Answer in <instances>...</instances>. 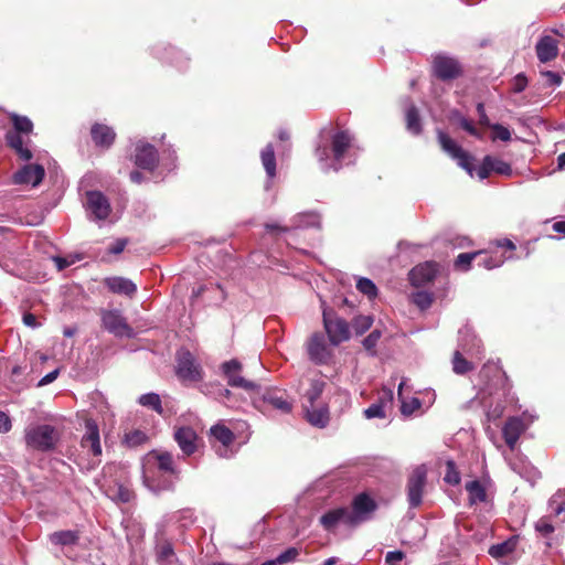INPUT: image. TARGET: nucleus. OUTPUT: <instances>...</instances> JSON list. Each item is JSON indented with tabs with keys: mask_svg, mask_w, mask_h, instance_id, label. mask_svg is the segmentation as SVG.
Segmentation results:
<instances>
[{
	"mask_svg": "<svg viewBox=\"0 0 565 565\" xmlns=\"http://www.w3.org/2000/svg\"><path fill=\"white\" fill-rule=\"evenodd\" d=\"M61 434L56 427L49 424H39L25 429L24 443L28 449L40 452H51L56 449Z\"/></svg>",
	"mask_w": 565,
	"mask_h": 565,
	"instance_id": "nucleus-1",
	"label": "nucleus"
},
{
	"mask_svg": "<svg viewBox=\"0 0 565 565\" xmlns=\"http://www.w3.org/2000/svg\"><path fill=\"white\" fill-rule=\"evenodd\" d=\"M322 318L324 330L332 345L337 347L350 339V326L345 319L329 309H323Z\"/></svg>",
	"mask_w": 565,
	"mask_h": 565,
	"instance_id": "nucleus-2",
	"label": "nucleus"
},
{
	"mask_svg": "<svg viewBox=\"0 0 565 565\" xmlns=\"http://www.w3.org/2000/svg\"><path fill=\"white\" fill-rule=\"evenodd\" d=\"M438 142L441 149L448 153L452 159L457 160L459 167L466 170L471 177L473 175V157L463 150L449 135L438 130Z\"/></svg>",
	"mask_w": 565,
	"mask_h": 565,
	"instance_id": "nucleus-3",
	"label": "nucleus"
},
{
	"mask_svg": "<svg viewBox=\"0 0 565 565\" xmlns=\"http://www.w3.org/2000/svg\"><path fill=\"white\" fill-rule=\"evenodd\" d=\"M431 70L434 76L443 82L454 81L463 74L462 65L457 58L443 54L434 56Z\"/></svg>",
	"mask_w": 565,
	"mask_h": 565,
	"instance_id": "nucleus-4",
	"label": "nucleus"
},
{
	"mask_svg": "<svg viewBox=\"0 0 565 565\" xmlns=\"http://www.w3.org/2000/svg\"><path fill=\"white\" fill-rule=\"evenodd\" d=\"M103 328L117 338H132L135 332L119 310H100Z\"/></svg>",
	"mask_w": 565,
	"mask_h": 565,
	"instance_id": "nucleus-5",
	"label": "nucleus"
},
{
	"mask_svg": "<svg viewBox=\"0 0 565 565\" xmlns=\"http://www.w3.org/2000/svg\"><path fill=\"white\" fill-rule=\"evenodd\" d=\"M221 370L227 381V384L232 387H239L247 392H254L259 388L257 383L248 381L239 375L243 370V365L236 359L222 363Z\"/></svg>",
	"mask_w": 565,
	"mask_h": 565,
	"instance_id": "nucleus-6",
	"label": "nucleus"
},
{
	"mask_svg": "<svg viewBox=\"0 0 565 565\" xmlns=\"http://www.w3.org/2000/svg\"><path fill=\"white\" fill-rule=\"evenodd\" d=\"M426 479L427 469L424 465L417 466L408 477L407 499L411 507L417 508L422 504Z\"/></svg>",
	"mask_w": 565,
	"mask_h": 565,
	"instance_id": "nucleus-7",
	"label": "nucleus"
},
{
	"mask_svg": "<svg viewBox=\"0 0 565 565\" xmlns=\"http://www.w3.org/2000/svg\"><path fill=\"white\" fill-rule=\"evenodd\" d=\"M377 508L376 502L366 493L358 494L352 502V511H349V525L355 526L369 519Z\"/></svg>",
	"mask_w": 565,
	"mask_h": 565,
	"instance_id": "nucleus-8",
	"label": "nucleus"
},
{
	"mask_svg": "<svg viewBox=\"0 0 565 565\" xmlns=\"http://www.w3.org/2000/svg\"><path fill=\"white\" fill-rule=\"evenodd\" d=\"M307 353L315 364H328L332 359V350L321 332H315L307 342Z\"/></svg>",
	"mask_w": 565,
	"mask_h": 565,
	"instance_id": "nucleus-9",
	"label": "nucleus"
},
{
	"mask_svg": "<svg viewBox=\"0 0 565 565\" xmlns=\"http://www.w3.org/2000/svg\"><path fill=\"white\" fill-rule=\"evenodd\" d=\"M177 375L182 381L199 382L202 380V371L189 351L178 355Z\"/></svg>",
	"mask_w": 565,
	"mask_h": 565,
	"instance_id": "nucleus-10",
	"label": "nucleus"
},
{
	"mask_svg": "<svg viewBox=\"0 0 565 565\" xmlns=\"http://www.w3.org/2000/svg\"><path fill=\"white\" fill-rule=\"evenodd\" d=\"M173 437L185 457L192 456L199 448L200 438L190 426L175 427Z\"/></svg>",
	"mask_w": 565,
	"mask_h": 565,
	"instance_id": "nucleus-11",
	"label": "nucleus"
},
{
	"mask_svg": "<svg viewBox=\"0 0 565 565\" xmlns=\"http://www.w3.org/2000/svg\"><path fill=\"white\" fill-rule=\"evenodd\" d=\"M527 426L522 417L511 416L509 417L504 426L502 427V436L507 446L513 450L521 437L526 430Z\"/></svg>",
	"mask_w": 565,
	"mask_h": 565,
	"instance_id": "nucleus-12",
	"label": "nucleus"
},
{
	"mask_svg": "<svg viewBox=\"0 0 565 565\" xmlns=\"http://www.w3.org/2000/svg\"><path fill=\"white\" fill-rule=\"evenodd\" d=\"M45 177V170L41 164H25L12 177L14 184L39 185Z\"/></svg>",
	"mask_w": 565,
	"mask_h": 565,
	"instance_id": "nucleus-13",
	"label": "nucleus"
},
{
	"mask_svg": "<svg viewBox=\"0 0 565 565\" xmlns=\"http://www.w3.org/2000/svg\"><path fill=\"white\" fill-rule=\"evenodd\" d=\"M135 163L140 169L153 171L159 163V153L156 147L150 143L137 145Z\"/></svg>",
	"mask_w": 565,
	"mask_h": 565,
	"instance_id": "nucleus-14",
	"label": "nucleus"
},
{
	"mask_svg": "<svg viewBox=\"0 0 565 565\" xmlns=\"http://www.w3.org/2000/svg\"><path fill=\"white\" fill-rule=\"evenodd\" d=\"M86 206L97 220H106L111 212L108 199L100 191L86 192Z\"/></svg>",
	"mask_w": 565,
	"mask_h": 565,
	"instance_id": "nucleus-15",
	"label": "nucleus"
},
{
	"mask_svg": "<svg viewBox=\"0 0 565 565\" xmlns=\"http://www.w3.org/2000/svg\"><path fill=\"white\" fill-rule=\"evenodd\" d=\"M85 434L82 437L81 446L97 457L102 455L100 437L98 425L93 418L85 419Z\"/></svg>",
	"mask_w": 565,
	"mask_h": 565,
	"instance_id": "nucleus-16",
	"label": "nucleus"
},
{
	"mask_svg": "<svg viewBox=\"0 0 565 565\" xmlns=\"http://www.w3.org/2000/svg\"><path fill=\"white\" fill-rule=\"evenodd\" d=\"M491 172H495L501 175H511L512 168L508 162L501 159L492 156H486L477 171V175L480 180H484L491 174Z\"/></svg>",
	"mask_w": 565,
	"mask_h": 565,
	"instance_id": "nucleus-17",
	"label": "nucleus"
},
{
	"mask_svg": "<svg viewBox=\"0 0 565 565\" xmlns=\"http://www.w3.org/2000/svg\"><path fill=\"white\" fill-rule=\"evenodd\" d=\"M437 271L438 265L436 263L419 264L409 271V281L415 287L424 286L434 280Z\"/></svg>",
	"mask_w": 565,
	"mask_h": 565,
	"instance_id": "nucleus-18",
	"label": "nucleus"
},
{
	"mask_svg": "<svg viewBox=\"0 0 565 565\" xmlns=\"http://www.w3.org/2000/svg\"><path fill=\"white\" fill-rule=\"evenodd\" d=\"M90 137L96 147L109 149L115 142L116 132L110 126L95 122L90 127Z\"/></svg>",
	"mask_w": 565,
	"mask_h": 565,
	"instance_id": "nucleus-19",
	"label": "nucleus"
},
{
	"mask_svg": "<svg viewBox=\"0 0 565 565\" xmlns=\"http://www.w3.org/2000/svg\"><path fill=\"white\" fill-rule=\"evenodd\" d=\"M103 284L107 289L117 295H125L129 298L137 292V286L130 279L120 276L106 277Z\"/></svg>",
	"mask_w": 565,
	"mask_h": 565,
	"instance_id": "nucleus-20",
	"label": "nucleus"
},
{
	"mask_svg": "<svg viewBox=\"0 0 565 565\" xmlns=\"http://www.w3.org/2000/svg\"><path fill=\"white\" fill-rule=\"evenodd\" d=\"M353 137L348 130H339L331 137V151L335 161L340 162L352 147Z\"/></svg>",
	"mask_w": 565,
	"mask_h": 565,
	"instance_id": "nucleus-21",
	"label": "nucleus"
},
{
	"mask_svg": "<svg viewBox=\"0 0 565 565\" xmlns=\"http://www.w3.org/2000/svg\"><path fill=\"white\" fill-rule=\"evenodd\" d=\"M536 55L540 62L547 63L555 60L558 55V43L550 36H542L535 45Z\"/></svg>",
	"mask_w": 565,
	"mask_h": 565,
	"instance_id": "nucleus-22",
	"label": "nucleus"
},
{
	"mask_svg": "<svg viewBox=\"0 0 565 565\" xmlns=\"http://www.w3.org/2000/svg\"><path fill=\"white\" fill-rule=\"evenodd\" d=\"M149 458L157 462L159 471L172 476L174 479L180 478V470L174 465L173 455L169 451L152 450L149 452Z\"/></svg>",
	"mask_w": 565,
	"mask_h": 565,
	"instance_id": "nucleus-23",
	"label": "nucleus"
},
{
	"mask_svg": "<svg viewBox=\"0 0 565 565\" xmlns=\"http://www.w3.org/2000/svg\"><path fill=\"white\" fill-rule=\"evenodd\" d=\"M263 401L273 408L282 413H289L292 408L291 403L287 398L286 392L281 390H269L263 395Z\"/></svg>",
	"mask_w": 565,
	"mask_h": 565,
	"instance_id": "nucleus-24",
	"label": "nucleus"
},
{
	"mask_svg": "<svg viewBox=\"0 0 565 565\" xmlns=\"http://www.w3.org/2000/svg\"><path fill=\"white\" fill-rule=\"evenodd\" d=\"M393 402V392L391 390H384L382 396L379 398L376 403L370 405L366 409H364V416L367 419L371 418H385V406L387 404H392Z\"/></svg>",
	"mask_w": 565,
	"mask_h": 565,
	"instance_id": "nucleus-25",
	"label": "nucleus"
},
{
	"mask_svg": "<svg viewBox=\"0 0 565 565\" xmlns=\"http://www.w3.org/2000/svg\"><path fill=\"white\" fill-rule=\"evenodd\" d=\"M156 561L159 565H173L179 559L174 553L173 545L168 540H162L156 545Z\"/></svg>",
	"mask_w": 565,
	"mask_h": 565,
	"instance_id": "nucleus-26",
	"label": "nucleus"
},
{
	"mask_svg": "<svg viewBox=\"0 0 565 565\" xmlns=\"http://www.w3.org/2000/svg\"><path fill=\"white\" fill-rule=\"evenodd\" d=\"M349 510L347 508H338L326 512L320 518V524L324 530L331 531L335 527L339 522H343L349 525Z\"/></svg>",
	"mask_w": 565,
	"mask_h": 565,
	"instance_id": "nucleus-27",
	"label": "nucleus"
},
{
	"mask_svg": "<svg viewBox=\"0 0 565 565\" xmlns=\"http://www.w3.org/2000/svg\"><path fill=\"white\" fill-rule=\"evenodd\" d=\"M303 409L306 413L307 420L317 427H326L329 422V412L328 408L322 406H308L303 405Z\"/></svg>",
	"mask_w": 565,
	"mask_h": 565,
	"instance_id": "nucleus-28",
	"label": "nucleus"
},
{
	"mask_svg": "<svg viewBox=\"0 0 565 565\" xmlns=\"http://www.w3.org/2000/svg\"><path fill=\"white\" fill-rule=\"evenodd\" d=\"M465 488L466 491L468 492L470 505L487 502V489L479 480H472L470 482H467Z\"/></svg>",
	"mask_w": 565,
	"mask_h": 565,
	"instance_id": "nucleus-29",
	"label": "nucleus"
},
{
	"mask_svg": "<svg viewBox=\"0 0 565 565\" xmlns=\"http://www.w3.org/2000/svg\"><path fill=\"white\" fill-rule=\"evenodd\" d=\"M50 541L54 545H76L79 541V532L73 530L56 531L50 534Z\"/></svg>",
	"mask_w": 565,
	"mask_h": 565,
	"instance_id": "nucleus-30",
	"label": "nucleus"
},
{
	"mask_svg": "<svg viewBox=\"0 0 565 565\" xmlns=\"http://www.w3.org/2000/svg\"><path fill=\"white\" fill-rule=\"evenodd\" d=\"M518 545V536H512L507 541L492 545L489 548V554L494 558H502L512 554Z\"/></svg>",
	"mask_w": 565,
	"mask_h": 565,
	"instance_id": "nucleus-31",
	"label": "nucleus"
},
{
	"mask_svg": "<svg viewBox=\"0 0 565 565\" xmlns=\"http://www.w3.org/2000/svg\"><path fill=\"white\" fill-rule=\"evenodd\" d=\"M262 162L269 178H274L276 174V158L275 150L271 143H268L262 150Z\"/></svg>",
	"mask_w": 565,
	"mask_h": 565,
	"instance_id": "nucleus-32",
	"label": "nucleus"
},
{
	"mask_svg": "<svg viewBox=\"0 0 565 565\" xmlns=\"http://www.w3.org/2000/svg\"><path fill=\"white\" fill-rule=\"evenodd\" d=\"M211 435L215 437L223 446H230L234 439V433L222 424H217L211 427Z\"/></svg>",
	"mask_w": 565,
	"mask_h": 565,
	"instance_id": "nucleus-33",
	"label": "nucleus"
},
{
	"mask_svg": "<svg viewBox=\"0 0 565 565\" xmlns=\"http://www.w3.org/2000/svg\"><path fill=\"white\" fill-rule=\"evenodd\" d=\"M406 128L413 135H419L422 132L420 117L415 106H411L406 111Z\"/></svg>",
	"mask_w": 565,
	"mask_h": 565,
	"instance_id": "nucleus-34",
	"label": "nucleus"
},
{
	"mask_svg": "<svg viewBox=\"0 0 565 565\" xmlns=\"http://www.w3.org/2000/svg\"><path fill=\"white\" fill-rule=\"evenodd\" d=\"M295 223L298 227H320V215L316 212L299 213Z\"/></svg>",
	"mask_w": 565,
	"mask_h": 565,
	"instance_id": "nucleus-35",
	"label": "nucleus"
},
{
	"mask_svg": "<svg viewBox=\"0 0 565 565\" xmlns=\"http://www.w3.org/2000/svg\"><path fill=\"white\" fill-rule=\"evenodd\" d=\"M452 370L456 374L465 375L473 370V364L465 359L459 351H455L452 355Z\"/></svg>",
	"mask_w": 565,
	"mask_h": 565,
	"instance_id": "nucleus-36",
	"label": "nucleus"
},
{
	"mask_svg": "<svg viewBox=\"0 0 565 565\" xmlns=\"http://www.w3.org/2000/svg\"><path fill=\"white\" fill-rule=\"evenodd\" d=\"M324 388V383L320 381H312L310 387L305 394L306 402L303 405L315 406L316 402L320 398Z\"/></svg>",
	"mask_w": 565,
	"mask_h": 565,
	"instance_id": "nucleus-37",
	"label": "nucleus"
},
{
	"mask_svg": "<svg viewBox=\"0 0 565 565\" xmlns=\"http://www.w3.org/2000/svg\"><path fill=\"white\" fill-rule=\"evenodd\" d=\"M11 122L14 127V132L29 135L33 130L32 121L25 117L17 114L10 116Z\"/></svg>",
	"mask_w": 565,
	"mask_h": 565,
	"instance_id": "nucleus-38",
	"label": "nucleus"
},
{
	"mask_svg": "<svg viewBox=\"0 0 565 565\" xmlns=\"http://www.w3.org/2000/svg\"><path fill=\"white\" fill-rule=\"evenodd\" d=\"M482 254H484L482 250L459 254L455 260V268L462 271L469 270L472 260L480 257Z\"/></svg>",
	"mask_w": 565,
	"mask_h": 565,
	"instance_id": "nucleus-39",
	"label": "nucleus"
},
{
	"mask_svg": "<svg viewBox=\"0 0 565 565\" xmlns=\"http://www.w3.org/2000/svg\"><path fill=\"white\" fill-rule=\"evenodd\" d=\"M139 403L145 407H149V408L153 409L154 412H157L160 415L163 413V408L161 405V398L156 393H147V394L141 395L139 398Z\"/></svg>",
	"mask_w": 565,
	"mask_h": 565,
	"instance_id": "nucleus-40",
	"label": "nucleus"
},
{
	"mask_svg": "<svg viewBox=\"0 0 565 565\" xmlns=\"http://www.w3.org/2000/svg\"><path fill=\"white\" fill-rule=\"evenodd\" d=\"M356 289L361 294L367 296L370 299H373L377 296V287L369 278H360L356 282Z\"/></svg>",
	"mask_w": 565,
	"mask_h": 565,
	"instance_id": "nucleus-41",
	"label": "nucleus"
},
{
	"mask_svg": "<svg viewBox=\"0 0 565 565\" xmlns=\"http://www.w3.org/2000/svg\"><path fill=\"white\" fill-rule=\"evenodd\" d=\"M445 482L451 486H457L460 483V472L457 469L455 461L448 460L446 462V472L444 477Z\"/></svg>",
	"mask_w": 565,
	"mask_h": 565,
	"instance_id": "nucleus-42",
	"label": "nucleus"
},
{
	"mask_svg": "<svg viewBox=\"0 0 565 565\" xmlns=\"http://www.w3.org/2000/svg\"><path fill=\"white\" fill-rule=\"evenodd\" d=\"M148 437L147 435L139 429H135L132 431H129L125 434L124 441L129 447H138L147 441Z\"/></svg>",
	"mask_w": 565,
	"mask_h": 565,
	"instance_id": "nucleus-43",
	"label": "nucleus"
},
{
	"mask_svg": "<svg viewBox=\"0 0 565 565\" xmlns=\"http://www.w3.org/2000/svg\"><path fill=\"white\" fill-rule=\"evenodd\" d=\"M113 491V498L124 503L130 502L135 498L134 491L124 484H117Z\"/></svg>",
	"mask_w": 565,
	"mask_h": 565,
	"instance_id": "nucleus-44",
	"label": "nucleus"
},
{
	"mask_svg": "<svg viewBox=\"0 0 565 565\" xmlns=\"http://www.w3.org/2000/svg\"><path fill=\"white\" fill-rule=\"evenodd\" d=\"M413 302L422 310H425L431 306L433 295L427 291H417L413 295Z\"/></svg>",
	"mask_w": 565,
	"mask_h": 565,
	"instance_id": "nucleus-45",
	"label": "nucleus"
},
{
	"mask_svg": "<svg viewBox=\"0 0 565 565\" xmlns=\"http://www.w3.org/2000/svg\"><path fill=\"white\" fill-rule=\"evenodd\" d=\"M373 323V319L370 316H359L353 320V329L356 334H363L367 331Z\"/></svg>",
	"mask_w": 565,
	"mask_h": 565,
	"instance_id": "nucleus-46",
	"label": "nucleus"
},
{
	"mask_svg": "<svg viewBox=\"0 0 565 565\" xmlns=\"http://www.w3.org/2000/svg\"><path fill=\"white\" fill-rule=\"evenodd\" d=\"M382 333L380 330H373L364 340L363 347L366 351H369L372 355L375 354V348L377 345L379 340L381 339Z\"/></svg>",
	"mask_w": 565,
	"mask_h": 565,
	"instance_id": "nucleus-47",
	"label": "nucleus"
},
{
	"mask_svg": "<svg viewBox=\"0 0 565 565\" xmlns=\"http://www.w3.org/2000/svg\"><path fill=\"white\" fill-rule=\"evenodd\" d=\"M299 554H300L299 548H297L295 546L288 547L286 551H284L282 553H280L277 556V562L279 563V565H284V564L294 562L299 556Z\"/></svg>",
	"mask_w": 565,
	"mask_h": 565,
	"instance_id": "nucleus-48",
	"label": "nucleus"
},
{
	"mask_svg": "<svg viewBox=\"0 0 565 565\" xmlns=\"http://www.w3.org/2000/svg\"><path fill=\"white\" fill-rule=\"evenodd\" d=\"M493 131V135H492V140H502V141H509L511 140V132L510 130L500 125V124H492V126L490 127Z\"/></svg>",
	"mask_w": 565,
	"mask_h": 565,
	"instance_id": "nucleus-49",
	"label": "nucleus"
},
{
	"mask_svg": "<svg viewBox=\"0 0 565 565\" xmlns=\"http://www.w3.org/2000/svg\"><path fill=\"white\" fill-rule=\"evenodd\" d=\"M422 403L418 398L413 397L411 401H403L401 405V412L405 416L412 415L415 411L420 408Z\"/></svg>",
	"mask_w": 565,
	"mask_h": 565,
	"instance_id": "nucleus-50",
	"label": "nucleus"
},
{
	"mask_svg": "<svg viewBox=\"0 0 565 565\" xmlns=\"http://www.w3.org/2000/svg\"><path fill=\"white\" fill-rule=\"evenodd\" d=\"M458 122L460 125V127L467 131L469 135L473 136V137H477V138H482L481 134L479 132V130L475 127V125L472 124V121H470L469 119H467L466 117L463 116H460L458 115Z\"/></svg>",
	"mask_w": 565,
	"mask_h": 565,
	"instance_id": "nucleus-51",
	"label": "nucleus"
},
{
	"mask_svg": "<svg viewBox=\"0 0 565 565\" xmlns=\"http://www.w3.org/2000/svg\"><path fill=\"white\" fill-rule=\"evenodd\" d=\"M6 141L7 145L14 151H17L19 148L23 146L21 134L14 131H8L6 134Z\"/></svg>",
	"mask_w": 565,
	"mask_h": 565,
	"instance_id": "nucleus-52",
	"label": "nucleus"
},
{
	"mask_svg": "<svg viewBox=\"0 0 565 565\" xmlns=\"http://www.w3.org/2000/svg\"><path fill=\"white\" fill-rule=\"evenodd\" d=\"M535 530L544 536L554 532L553 524L545 518L540 519L535 524Z\"/></svg>",
	"mask_w": 565,
	"mask_h": 565,
	"instance_id": "nucleus-53",
	"label": "nucleus"
},
{
	"mask_svg": "<svg viewBox=\"0 0 565 565\" xmlns=\"http://www.w3.org/2000/svg\"><path fill=\"white\" fill-rule=\"evenodd\" d=\"M527 86V78L524 74H518L512 82V90L514 93L523 92Z\"/></svg>",
	"mask_w": 565,
	"mask_h": 565,
	"instance_id": "nucleus-54",
	"label": "nucleus"
},
{
	"mask_svg": "<svg viewBox=\"0 0 565 565\" xmlns=\"http://www.w3.org/2000/svg\"><path fill=\"white\" fill-rule=\"evenodd\" d=\"M542 76L546 78L548 86H559L562 84V76L558 73L552 71L541 72Z\"/></svg>",
	"mask_w": 565,
	"mask_h": 565,
	"instance_id": "nucleus-55",
	"label": "nucleus"
},
{
	"mask_svg": "<svg viewBox=\"0 0 565 565\" xmlns=\"http://www.w3.org/2000/svg\"><path fill=\"white\" fill-rule=\"evenodd\" d=\"M482 252L484 254H482L479 257L480 258L479 264H478L479 266H482L486 269H493V268L499 267V262L491 259L488 250H482Z\"/></svg>",
	"mask_w": 565,
	"mask_h": 565,
	"instance_id": "nucleus-56",
	"label": "nucleus"
},
{
	"mask_svg": "<svg viewBox=\"0 0 565 565\" xmlns=\"http://www.w3.org/2000/svg\"><path fill=\"white\" fill-rule=\"evenodd\" d=\"M127 244H128V239L127 238H118V239L115 241L114 244H111L108 247V253L109 254H114V255H118V254L124 252V249L127 246Z\"/></svg>",
	"mask_w": 565,
	"mask_h": 565,
	"instance_id": "nucleus-57",
	"label": "nucleus"
},
{
	"mask_svg": "<svg viewBox=\"0 0 565 565\" xmlns=\"http://www.w3.org/2000/svg\"><path fill=\"white\" fill-rule=\"evenodd\" d=\"M477 113L479 115V124L484 127H491L492 124H490V119L488 115L486 114L484 105L483 103L477 104Z\"/></svg>",
	"mask_w": 565,
	"mask_h": 565,
	"instance_id": "nucleus-58",
	"label": "nucleus"
},
{
	"mask_svg": "<svg viewBox=\"0 0 565 565\" xmlns=\"http://www.w3.org/2000/svg\"><path fill=\"white\" fill-rule=\"evenodd\" d=\"M12 427L10 417L0 411V433H8Z\"/></svg>",
	"mask_w": 565,
	"mask_h": 565,
	"instance_id": "nucleus-59",
	"label": "nucleus"
},
{
	"mask_svg": "<svg viewBox=\"0 0 565 565\" xmlns=\"http://www.w3.org/2000/svg\"><path fill=\"white\" fill-rule=\"evenodd\" d=\"M494 245L497 248H502V249L511 250V252L515 250V248H516L515 244L509 238L498 239V241H495Z\"/></svg>",
	"mask_w": 565,
	"mask_h": 565,
	"instance_id": "nucleus-60",
	"label": "nucleus"
},
{
	"mask_svg": "<svg viewBox=\"0 0 565 565\" xmlns=\"http://www.w3.org/2000/svg\"><path fill=\"white\" fill-rule=\"evenodd\" d=\"M58 373H60V370L56 369L50 373H47L45 376H43L40 381H39V384L38 386H44V385H47L50 383H52L53 381L56 380V377L58 376Z\"/></svg>",
	"mask_w": 565,
	"mask_h": 565,
	"instance_id": "nucleus-61",
	"label": "nucleus"
},
{
	"mask_svg": "<svg viewBox=\"0 0 565 565\" xmlns=\"http://www.w3.org/2000/svg\"><path fill=\"white\" fill-rule=\"evenodd\" d=\"M503 377H504V383L502 385V388L504 392V396H505L507 401L512 402L514 399L513 396H511L512 384H511L505 372H503Z\"/></svg>",
	"mask_w": 565,
	"mask_h": 565,
	"instance_id": "nucleus-62",
	"label": "nucleus"
},
{
	"mask_svg": "<svg viewBox=\"0 0 565 565\" xmlns=\"http://www.w3.org/2000/svg\"><path fill=\"white\" fill-rule=\"evenodd\" d=\"M23 323L30 328H36L39 327V322L36 320V317L35 315L31 313V312H25L23 315Z\"/></svg>",
	"mask_w": 565,
	"mask_h": 565,
	"instance_id": "nucleus-63",
	"label": "nucleus"
},
{
	"mask_svg": "<svg viewBox=\"0 0 565 565\" xmlns=\"http://www.w3.org/2000/svg\"><path fill=\"white\" fill-rule=\"evenodd\" d=\"M15 153L18 157L23 161H29L33 158L32 151L28 148H24L23 146L19 148Z\"/></svg>",
	"mask_w": 565,
	"mask_h": 565,
	"instance_id": "nucleus-64",
	"label": "nucleus"
}]
</instances>
